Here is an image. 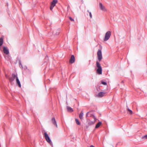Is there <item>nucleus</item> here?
I'll list each match as a JSON object with an SVG mask.
<instances>
[{"instance_id": "obj_13", "label": "nucleus", "mask_w": 147, "mask_h": 147, "mask_svg": "<svg viewBox=\"0 0 147 147\" xmlns=\"http://www.w3.org/2000/svg\"><path fill=\"white\" fill-rule=\"evenodd\" d=\"M16 82L17 84L18 85V86L20 88L21 87V85L20 83V82L18 79V77H17L16 79Z\"/></svg>"}, {"instance_id": "obj_3", "label": "nucleus", "mask_w": 147, "mask_h": 147, "mask_svg": "<svg viewBox=\"0 0 147 147\" xmlns=\"http://www.w3.org/2000/svg\"><path fill=\"white\" fill-rule=\"evenodd\" d=\"M111 35V32L110 31L107 32L105 34L104 40L105 41L107 40L110 38Z\"/></svg>"}, {"instance_id": "obj_10", "label": "nucleus", "mask_w": 147, "mask_h": 147, "mask_svg": "<svg viewBox=\"0 0 147 147\" xmlns=\"http://www.w3.org/2000/svg\"><path fill=\"white\" fill-rule=\"evenodd\" d=\"M105 94V92H101L98 93V97H102L104 96Z\"/></svg>"}, {"instance_id": "obj_12", "label": "nucleus", "mask_w": 147, "mask_h": 147, "mask_svg": "<svg viewBox=\"0 0 147 147\" xmlns=\"http://www.w3.org/2000/svg\"><path fill=\"white\" fill-rule=\"evenodd\" d=\"M94 119H95V120L94 121H92L90 120H88V124H89V125H93V124H94L95 123V119H96V118H95L94 117Z\"/></svg>"}, {"instance_id": "obj_17", "label": "nucleus", "mask_w": 147, "mask_h": 147, "mask_svg": "<svg viewBox=\"0 0 147 147\" xmlns=\"http://www.w3.org/2000/svg\"><path fill=\"white\" fill-rule=\"evenodd\" d=\"M127 110L128 111L129 113V114L130 115H131L133 114V112L131 110L129 109V108H128L127 109Z\"/></svg>"}, {"instance_id": "obj_25", "label": "nucleus", "mask_w": 147, "mask_h": 147, "mask_svg": "<svg viewBox=\"0 0 147 147\" xmlns=\"http://www.w3.org/2000/svg\"><path fill=\"white\" fill-rule=\"evenodd\" d=\"M90 147H94V146H93V145H91L90 146Z\"/></svg>"}, {"instance_id": "obj_21", "label": "nucleus", "mask_w": 147, "mask_h": 147, "mask_svg": "<svg viewBox=\"0 0 147 147\" xmlns=\"http://www.w3.org/2000/svg\"><path fill=\"white\" fill-rule=\"evenodd\" d=\"M101 83L102 84H103L104 85H106L107 84V83L105 82L102 81Z\"/></svg>"}, {"instance_id": "obj_14", "label": "nucleus", "mask_w": 147, "mask_h": 147, "mask_svg": "<svg viewBox=\"0 0 147 147\" xmlns=\"http://www.w3.org/2000/svg\"><path fill=\"white\" fill-rule=\"evenodd\" d=\"M3 39L1 38H0V50H1V46L3 45Z\"/></svg>"}, {"instance_id": "obj_6", "label": "nucleus", "mask_w": 147, "mask_h": 147, "mask_svg": "<svg viewBox=\"0 0 147 147\" xmlns=\"http://www.w3.org/2000/svg\"><path fill=\"white\" fill-rule=\"evenodd\" d=\"M57 2V0H53L51 3V5L50 7V9L52 10L53 7L56 4Z\"/></svg>"}, {"instance_id": "obj_20", "label": "nucleus", "mask_w": 147, "mask_h": 147, "mask_svg": "<svg viewBox=\"0 0 147 147\" xmlns=\"http://www.w3.org/2000/svg\"><path fill=\"white\" fill-rule=\"evenodd\" d=\"M88 12L89 13V15L91 18H92V15L91 13V12H89V10H88Z\"/></svg>"}, {"instance_id": "obj_19", "label": "nucleus", "mask_w": 147, "mask_h": 147, "mask_svg": "<svg viewBox=\"0 0 147 147\" xmlns=\"http://www.w3.org/2000/svg\"><path fill=\"white\" fill-rule=\"evenodd\" d=\"M76 122V123L78 125H80V123L78 119H75Z\"/></svg>"}, {"instance_id": "obj_8", "label": "nucleus", "mask_w": 147, "mask_h": 147, "mask_svg": "<svg viewBox=\"0 0 147 147\" xmlns=\"http://www.w3.org/2000/svg\"><path fill=\"white\" fill-rule=\"evenodd\" d=\"M3 51L4 53L6 55H7L9 53V51L7 48L5 47H3Z\"/></svg>"}, {"instance_id": "obj_7", "label": "nucleus", "mask_w": 147, "mask_h": 147, "mask_svg": "<svg viewBox=\"0 0 147 147\" xmlns=\"http://www.w3.org/2000/svg\"><path fill=\"white\" fill-rule=\"evenodd\" d=\"M99 6L100 9L101 10L104 11H107V9H106V8L105 7V6L102 4L101 3H99Z\"/></svg>"}, {"instance_id": "obj_23", "label": "nucleus", "mask_w": 147, "mask_h": 147, "mask_svg": "<svg viewBox=\"0 0 147 147\" xmlns=\"http://www.w3.org/2000/svg\"><path fill=\"white\" fill-rule=\"evenodd\" d=\"M5 77L6 78H8L9 77V76L8 75H7V74H5Z\"/></svg>"}, {"instance_id": "obj_22", "label": "nucleus", "mask_w": 147, "mask_h": 147, "mask_svg": "<svg viewBox=\"0 0 147 147\" xmlns=\"http://www.w3.org/2000/svg\"><path fill=\"white\" fill-rule=\"evenodd\" d=\"M69 19L71 21H74V20L71 17H69Z\"/></svg>"}, {"instance_id": "obj_18", "label": "nucleus", "mask_w": 147, "mask_h": 147, "mask_svg": "<svg viewBox=\"0 0 147 147\" xmlns=\"http://www.w3.org/2000/svg\"><path fill=\"white\" fill-rule=\"evenodd\" d=\"M67 109L68 110V111H73V109L71 108L70 107H67Z\"/></svg>"}, {"instance_id": "obj_2", "label": "nucleus", "mask_w": 147, "mask_h": 147, "mask_svg": "<svg viewBox=\"0 0 147 147\" xmlns=\"http://www.w3.org/2000/svg\"><path fill=\"white\" fill-rule=\"evenodd\" d=\"M44 136L46 141L51 145L53 144L52 143L48 134L46 132L44 133Z\"/></svg>"}, {"instance_id": "obj_24", "label": "nucleus", "mask_w": 147, "mask_h": 147, "mask_svg": "<svg viewBox=\"0 0 147 147\" xmlns=\"http://www.w3.org/2000/svg\"><path fill=\"white\" fill-rule=\"evenodd\" d=\"M144 137L145 138H147V135H145V136H144Z\"/></svg>"}, {"instance_id": "obj_9", "label": "nucleus", "mask_w": 147, "mask_h": 147, "mask_svg": "<svg viewBox=\"0 0 147 147\" xmlns=\"http://www.w3.org/2000/svg\"><path fill=\"white\" fill-rule=\"evenodd\" d=\"M75 60V59L74 55H72L69 60V63H72L74 62Z\"/></svg>"}, {"instance_id": "obj_15", "label": "nucleus", "mask_w": 147, "mask_h": 147, "mask_svg": "<svg viewBox=\"0 0 147 147\" xmlns=\"http://www.w3.org/2000/svg\"><path fill=\"white\" fill-rule=\"evenodd\" d=\"M83 113L82 111L80 113V114L79 115V117L80 118L81 120H82L83 119Z\"/></svg>"}, {"instance_id": "obj_11", "label": "nucleus", "mask_w": 147, "mask_h": 147, "mask_svg": "<svg viewBox=\"0 0 147 147\" xmlns=\"http://www.w3.org/2000/svg\"><path fill=\"white\" fill-rule=\"evenodd\" d=\"M51 121L52 123L54 125H55L56 127H57V125L56 123V122L54 117H53Z\"/></svg>"}, {"instance_id": "obj_16", "label": "nucleus", "mask_w": 147, "mask_h": 147, "mask_svg": "<svg viewBox=\"0 0 147 147\" xmlns=\"http://www.w3.org/2000/svg\"><path fill=\"white\" fill-rule=\"evenodd\" d=\"M102 123L101 122H99L96 125L95 128H98L101 125Z\"/></svg>"}, {"instance_id": "obj_4", "label": "nucleus", "mask_w": 147, "mask_h": 147, "mask_svg": "<svg viewBox=\"0 0 147 147\" xmlns=\"http://www.w3.org/2000/svg\"><path fill=\"white\" fill-rule=\"evenodd\" d=\"M97 55L98 56V59L100 61H101L102 59V52L100 50H98L97 53Z\"/></svg>"}, {"instance_id": "obj_5", "label": "nucleus", "mask_w": 147, "mask_h": 147, "mask_svg": "<svg viewBox=\"0 0 147 147\" xmlns=\"http://www.w3.org/2000/svg\"><path fill=\"white\" fill-rule=\"evenodd\" d=\"M18 77V75L17 74H12L11 77L9 78V80L10 82H12L14 81L15 78L16 79Z\"/></svg>"}, {"instance_id": "obj_1", "label": "nucleus", "mask_w": 147, "mask_h": 147, "mask_svg": "<svg viewBox=\"0 0 147 147\" xmlns=\"http://www.w3.org/2000/svg\"><path fill=\"white\" fill-rule=\"evenodd\" d=\"M96 66L98 68L96 70L97 73L99 74H102V68L100 64L98 61L96 62Z\"/></svg>"}]
</instances>
